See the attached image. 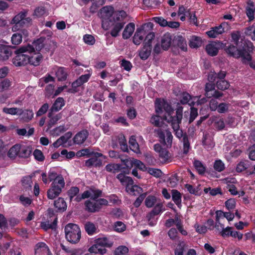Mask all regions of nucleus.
I'll use <instances>...</instances> for the list:
<instances>
[{
  "instance_id": "5fc2aeb1",
  "label": "nucleus",
  "mask_w": 255,
  "mask_h": 255,
  "mask_svg": "<svg viewBox=\"0 0 255 255\" xmlns=\"http://www.w3.org/2000/svg\"><path fill=\"white\" fill-rule=\"evenodd\" d=\"M156 202V198L154 196H148L145 200V205L147 208L153 206Z\"/></svg>"
},
{
  "instance_id": "864d4df0",
  "label": "nucleus",
  "mask_w": 255,
  "mask_h": 255,
  "mask_svg": "<svg viewBox=\"0 0 255 255\" xmlns=\"http://www.w3.org/2000/svg\"><path fill=\"white\" fill-rule=\"evenodd\" d=\"M181 141L183 144V153L187 154L190 148V144L189 141L188 136L185 135L184 138L182 139Z\"/></svg>"
},
{
  "instance_id": "1a4fd4ad",
  "label": "nucleus",
  "mask_w": 255,
  "mask_h": 255,
  "mask_svg": "<svg viewBox=\"0 0 255 255\" xmlns=\"http://www.w3.org/2000/svg\"><path fill=\"white\" fill-rule=\"evenodd\" d=\"M28 63L31 65L37 66L40 65L43 59V56L40 52H27Z\"/></svg>"
},
{
  "instance_id": "e2e57ef3",
  "label": "nucleus",
  "mask_w": 255,
  "mask_h": 255,
  "mask_svg": "<svg viewBox=\"0 0 255 255\" xmlns=\"http://www.w3.org/2000/svg\"><path fill=\"white\" fill-rule=\"evenodd\" d=\"M169 154V152L167 149L163 148L159 153V156L163 161L166 162L170 158Z\"/></svg>"
},
{
  "instance_id": "c85d7f7f",
  "label": "nucleus",
  "mask_w": 255,
  "mask_h": 255,
  "mask_svg": "<svg viewBox=\"0 0 255 255\" xmlns=\"http://www.w3.org/2000/svg\"><path fill=\"white\" fill-rule=\"evenodd\" d=\"M54 207L59 211H65L67 209V204L63 198L59 197L54 202Z\"/></svg>"
},
{
  "instance_id": "774afa93",
  "label": "nucleus",
  "mask_w": 255,
  "mask_h": 255,
  "mask_svg": "<svg viewBox=\"0 0 255 255\" xmlns=\"http://www.w3.org/2000/svg\"><path fill=\"white\" fill-rule=\"evenodd\" d=\"M83 40L85 43L90 45H93L95 43L94 37L90 34L85 35L83 36Z\"/></svg>"
},
{
  "instance_id": "cd10ccee",
  "label": "nucleus",
  "mask_w": 255,
  "mask_h": 255,
  "mask_svg": "<svg viewBox=\"0 0 255 255\" xmlns=\"http://www.w3.org/2000/svg\"><path fill=\"white\" fill-rule=\"evenodd\" d=\"M144 32L143 28H137L133 37V42L135 45H138L143 39V36L142 33Z\"/></svg>"
},
{
  "instance_id": "39448f33",
  "label": "nucleus",
  "mask_w": 255,
  "mask_h": 255,
  "mask_svg": "<svg viewBox=\"0 0 255 255\" xmlns=\"http://www.w3.org/2000/svg\"><path fill=\"white\" fill-rule=\"evenodd\" d=\"M33 49L29 46H22L14 51L15 56L12 58V62L15 66H25L28 63V55L25 54Z\"/></svg>"
},
{
  "instance_id": "4d7b16f0",
  "label": "nucleus",
  "mask_w": 255,
  "mask_h": 255,
  "mask_svg": "<svg viewBox=\"0 0 255 255\" xmlns=\"http://www.w3.org/2000/svg\"><path fill=\"white\" fill-rule=\"evenodd\" d=\"M82 85L77 80L72 83L71 88H69L67 92L69 93L75 94L78 92V88Z\"/></svg>"
},
{
  "instance_id": "680f3d73",
  "label": "nucleus",
  "mask_w": 255,
  "mask_h": 255,
  "mask_svg": "<svg viewBox=\"0 0 255 255\" xmlns=\"http://www.w3.org/2000/svg\"><path fill=\"white\" fill-rule=\"evenodd\" d=\"M148 173L156 178L160 177L162 174L160 169L153 168H148Z\"/></svg>"
},
{
  "instance_id": "e433bc0d",
  "label": "nucleus",
  "mask_w": 255,
  "mask_h": 255,
  "mask_svg": "<svg viewBox=\"0 0 255 255\" xmlns=\"http://www.w3.org/2000/svg\"><path fill=\"white\" fill-rule=\"evenodd\" d=\"M57 223V219L56 218L51 223H50L49 221L42 222L41 223V227L45 231H47L48 229L54 230L56 228Z\"/></svg>"
},
{
  "instance_id": "09e8293b",
  "label": "nucleus",
  "mask_w": 255,
  "mask_h": 255,
  "mask_svg": "<svg viewBox=\"0 0 255 255\" xmlns=\"http://www.w3.org/2000/svg\"><path fill=\"white\" fill-rule=\"evenodd\" d=\"M215 85L212 83H207L205 86V96L208 98L212 97V93L215 90Z\"/></svg>"
},
{
  "instance_id": "2f4dec72",
  "label": "nucleus",
  "mask_w": 255,
  "mask_h": 255,
  "mask_svg": "<svg viewBox=\"0 0 255 255\" xmlns=\"http://www.w3.org/2000/svg\"><path fill=\"white\" fill-rule=\"evenodd\" d=\"M202 44V40L200 37L195 35L191 36L189 41V46L191 48H198L201 46Z\"/></svg>"
},
{
  "instance_id": "f704fd0d",
  "label": "nucleus",
  "mask_w": 255,
  "mask_h": 255,
  "mask_svg": "<svg viewBox=\"0 0 255 255\" xmlns=\"http://www.w3.org/2000/svg\"><path fill=\"white\" fill-rule=\"evenodd\" d=\"M19 116H21L22 119L25 122H28L33 117V112L32 110H25L19 112Z\"/></svg>"
},
{
  "instance_id": "f03ea898",
  "label": "nucleus",
  "mask_w": 255,
  "mask_h": 255,
  "mask_svg": "<svg viewBox=\"0 0 255 255\" xmlns=\"http://www.w3.org/2000/svg\"><path fill=\"white\" fill-rule=\"evenodd\" d=\"M49 181H52L51 187L47 192V197L49 199H54L58 197L65 186V181L62 175L58 174L56 172L50 170L48 173Z\"/></svg>"
},
{
  "instance_id": "58836bf2",
  "label": "nucleus",
  "mask_w": 255,
  "mask_h": 255,
  "mask_svg": "<svg viewBox=\"0 0 255 255\" xmlns=\"http://www.w3.org/2000/svg\"><path fill=\"white\" fill-rule=\"evenodd\" d=\"M122 165L120 164H107L106 167V170L109 172L116 173L122 169Z\"/></svg>"
},
{
  "instance_id": "412c9836",
  "label": "nucleus",
  "mask_w": 255,
  "mask_h": 255,
  "mask_svg": "<svg viewBox=\"0 0 255 255\" xmlns=\"http://www.w3.org/2000/svg\"><path fill=\"white\" fill-rule=\"evenodd\" d=\"M135 29V25L132 22H130L127 25L123 32V38L124 39H128L132 34Z\"/></svg>"
},
{
  "instance_id": "f257e3e1",
  "label": "nucleus",
  "mask_w": 255,
  "mask_h": 255,
  "mask_svg": "<svg viewBox=\"0 0 255 255\" xmlns=\"http://www.w3.org/2000/svg\"><path fill=\"white\" fill-rule=\"evenodd\" d=\"M155 112L158 114H161L165 111L167 116H163V119L170 124L173 129H177L180 128V125L183 116V107L178 106L176 110V115L172 116L174 110L171 105L166 100L157 98L155 101Z\"/></svg>"
},
{
  "instance_id": "052dcab7",
  "label": "nucleus",
  "mask_w": 255,
  "mask_h": 255,
  "mask_svg": "<svg viewBox=\"0 0 255 255\" xmlns=\"http://www.w3.org/2000/svg\"><path fill=\"white\" fill-rule=\"evenodd\" d=\"M126 229V225L121 221H117L115 223L114 230L117 232L121 233L125 231Z\"/></svg>"
},
{
  "instance_id": "72a5a7b5",
  "label": "nucleus",
  "mask_w": 255,
  "mask_h": 255,
  "mask_svg": "<svg viewBox=\"0 0 255 255\" xmlns=\"http://www.w3.org/2000/svg\"><path fill=\"white\" fill-rule=\"evenodd\" d=\"M206 51L208 55L211 56L217 55L219 52V49L213 43H209L206 46Z\"/></svg>"
},
{
  "instance_id": "6e6552de",
  "label": "nucleus",
  "mask_w": 255,
  "mask_h": 255,
  "mask_svg": "<svg viewBox=\"0 0 255 255\" xmlns=\"http://www.w3.org/2000/svg\"><path fill=\"white\" fill-rule=\"evenodd\" d=\"M26 16L27 12L25 11H21L16 15L12 20V23L15 24L12 29H16L17 27L23 26L26 22H29L31 19L30 18H26Z\"/></svg>"
},
{
  "instance_id": "603ef678",
  "label": "nucleus",
  "mask_w": 255,
  "mask_h": 255,
  "mask_svg": "<svg viewBox=\"0 0 255 255\" xmlns=\"http://www.w3.org/2000/svg\"><path fill=\"white\" fill-rule=\"evenodd\" d=\"M214 168L218 172H222L225 168V164L220 159L216 160L214 163Z\"/></svg>"
},
{
  "instance_id": "49530a36",
  "label": "nucleus",
  "mask_w": 255,
  "mask_h": 255,
  "mask_svg": "<svg viewBox=\"0 0 255 255\" xmlns=\"http://www.w3.org/2000/svg\"><path fill=\"white\" fill-rule=\"evenodd\" d=\"M46 42L44 43L45 45L43 48L47 52L51 50L53 51L55 47L56 46V43L49 38H46Z\"/></svg>"
},
{
  "instance_id": "3c124183",
  "label": "nucleus",
  "mask_w": 255,
  "mask_h": 255,
  "mask_svg": "<svg viewBox=\"0 0 255 255\" xmlns=\"http://www.w3.org/2000/svg\"><path fill=\"white\" fill-rule=\"evenodd\" d=\"M231 38L232 41L234 42L236 46L240 47L241 42H239L241 38L240 32L239 31H234L231 34Z\"/></svg>"
},
{
  "instance_id": "13d9d810",
  "label": "nucleus",
  "mask_w": 255,
  "mask_h": 255,
  "mask_svg": "<svg viewBox=\"0 0 255 255\" xmlns=\"http://www.w3.org/2000/svg\"><path fill=\"white\" fill-rule=\"evenodd\" d=\"M79 191V188L78 187L74 186L70 188L67 192V194L70 200H72L75 196L78 194Z\"/></svg>"
},
{
  "instance_id": "f8f14e48",
  "label": "nucleus",
  "mask_w": 255,
  "mask_h": 255,
  "mask_svg": "<svg viewBox=\"0 0 255 255\" xmlns=\"http://www.w3.org/2000/svg\"><path fill=\"white\" fill-rule=\"evenodd\" d=\"M89 135V133L87 129H82L77 132L74 136L73 142L76 144H81L85 141Z\"/></svg>"
},
{
  "instance_id": "0eeeda50",
  "label": "nucleus",
  "mask_w": 255,
  "mask_h": 255,
  "mask_svg": "<svg viewBox=\"0 0 255 255\" xmlns=\"http://www.w3.org/2000/svg\"><path fill=\"white\" fill-rule=\"evenodd\" d=\"M155 132L157 134V136L159 138L160 143L164 145L171 146L173 136L170 131L166 130L165 133L162 129L158 128L155 130Z\"/></svg>"
},
{
  "instance_id": "79ce46f5",
  "label": "nucleus",
  "mask_w": 255,
  "mask_h": 255,
  "mask_svg": "<svg viewBox=\"0 0 255 255\" xmlns=\"http://www.w3.org/2000/svg\"><path fill=\"white\" fill-rule=\"evenodd\" d=\"M129 144L130 149L133 152L136 153L140 152L139 145L134 138L131 137L129 138Z\"/></svg>"
},
{
  "instance_id": "de8ad7c7",
  "label": "nucleus",
  "mask_w": 255,
  "mask_h": 255,
  "mask_svg": "<svg viewBox=\"0 0 255 255\" xmlns=\"http://www.w3.org/2000/svg\"><path fill=\"white\" fill-rule=\"evenodd\" d=\"M21 111V109L17 108H6L4 107L2 109V112L6 114L11 115H19V112Z\"/></svg>"
},
{
  "instance_id": "6ab92c4d",
  "label": "nucleus",
  "mask_w": 255,
  "mask_h": 255,
  "mask_svg": "<svg viewBox=\"0 0 255 255\" xmlns=\"http://www.w3.org/2000/svg\"><path fill=\"white\" fill-rule=\"evenodd\" d=\"M224 32V28L222 27V25H220L218 26L212 27L210 30L207 31L206 33L209 37L214 38Z\"/></svg>"
},
{
  "instance_id": "69168bd1",
  "label": "nucleus",
  "mask_w": 255,
  "mask_h": 255,
  "mask_svg": "<svg viewBox=\"0 0 255 255\" xmlns=\"http://www.w3.org/2000/svg\"><path fill=\"white\" fill-rule=\"evenodd\" d=\"M33 154L36 160L38 161H43L44 160L45 157L40 150L36 149L34 151Z\"/></svg>"
},
{
  "instance_id": "c756f323",
  "label": "nucleus",
  "mask_w": 255,
  "mask_h": 255,
  "mask_svg": "<svg viewBox=\"0 0 255 255\" xmlns=\"http://www.w3.org/2000/svg\"><path fill=\"white\" fill-rule=\"evenodd\" d=\"M172 199L174 203L179 207L181 205L182 195L176 189L171 190Z\"/></svg>"
},
{
  "instance_id": "6e6d98bb",
  "label": "nucleus",
  "mask_w": 255,
  "mask_h": 255,
  "mask_svg": "<svg viewBox=\"0 0 255 255\" xmlns=\"http://www.w3.org/2000/svg\"><path fill=\"white\" fill-rule=\"evenodd\" d=\"M229 83L224 79L218 80L216 82V86L217 88L223 91L226 89H227L229 88Z\"/></svg>"
},
{
  "instance_id": "c03bdc74",
  "label": "nucleus",
  "mask_w": 255,
  "mask_h": 255,
  "mask_svg": "<svg viewBox=\"0 0 255 255\" xmlns=\"http://www.w3.org/2000/svg\"><path fill=\"white\" fill-rule=\"evenodd\" d=\"M93 1L92 4L90 7V11L92 13H95L97 10L98 8L103 5L104 2H103L102 0H91Z\"/></svg>"
},
{
  "instance_id": "2eb2a0df",
  "label": "nucleus",
  "mask_w": 255,
  "mask_h": 255,
  "mask_svg": "<svg viewBox=\"0 0 255 255\" xmlns=\"http://www.w3.org/2000/svg\"><path fill=\"white\" fill-rule=\"evenodd\" d=\"M152 50V45L143 43V47L139 51V56L142 60H146L150 55Z\"/></svg>"
},
{
  "instance_id": "5701e85b",
  "label": "nucleus",
  "mask_w": 255,
  "mask_h": 255,
  "mask_svg": "<svg viewBox=\"0 0 255 255\" xmlns=\"http://www.w3.org/2000/svg\"><path fill=\"white\" fill-rule=\"evenodd\" d=\"M126 190L128 194L136 196L142 192V189L138 185L129 184L126 186Z\"/></svg>"
},
{
  "instance_id": "37998d69",
  "label": "nucleus",
  "mask_w": 255,
  "mask_h": 255,
  "mask_svg": "<svg viewBox=\"0 0 255 255\" xmlns=\"http://www.w3.org/2000/svg\"><path fill=\"white\" fill-rule=\"evenodd\" d=\"M194 166L199 174L203 175L205 173L206 167L200 161L195 160Z\"/></svg>"
},
{
  "instance_id": "a211bd4d",
  "label": "nucleus",
  "mask_w": 255,
  "mask_h": 255,
  "mask_svg": "<svg viewBox=\"0 0 255 255\" xmlns=\"http://www.w3.org/2000/svg\"><path fill=\"white\" fill-rule=\"evenodd\" d=\"M96 202H93L90 200H87L85 202V209L86 210L90 213H95L99 212L100 210V207H99L98 204L97 200Z\"/></svg>"
},
{
  "instance_id": "a18cd8bd",
  "label": "nucleus",
  "mask_w": 255,
  "mask_h": 255,
  "mask_svg": "<svg viewBox=\"0 0 255 255\" xmlns=\"http://www.w3.org/2000/svg\"><path fill=\"white\" fill-rule=\"evenodd\" d=\"M85 229L86 233L90 236L93 235L96 231L95 224L91 222H87L85 224Z\"/></svg>"
},
{
  "instance_id": "bf43d9fd",
  "label": "nucleus",
  "mask_w": 255,
  "mask_h": 255,
  "mask_svg": "<svg viewBox=\"0 0 255 255\" xmlns=\"http://www.w3.org/2000/svg\"><path fill=\"white\" fill-rule=\"evenodd\" d=\"M22 39L21 35L17 32L12 35L11 37V42L13 45H17L21 42Z\"/></svg>"
},
{
  "instance_id": "b1692460",
  "label": "nucleus",
  "mask_w": 255,
  "mask_h": 255,
  "mask_svg": "<svg viewBox=\"0 0 255 255\" xmlns=\"http://www.w3.org/2000/svg\"><path fill=\"white\" fill-rule=\"evenodd\" d=\"M56 76L59 81H64L66 80L68 76L67 69L65 67H59L56 71Z\"/></svg>"
},
{
  "instance_id": "ea45409f",
  "label": "nucleus",
  "mask_w": 255,
  "mask_h": 255,
  "mask_svg": "<svg viewBox=\"0 0 255 255\" xmlns=\"http://www.w3.org/2000/svg\"><path fill=\"white\" fill-rule=\"evenodd\" d=\"M163 205L162 203L157 204L152 210V211L148 213L149 218H154L155 216L158 215L162 211Z\"/></svg>"
},
{
  "instance_id": "423d86ee",
  "label": "nucleus",
  "mask_w": 255,
  "mask_h": 255,
  "mask_svg": "<svg viewBox=\"0 0 255 255\" xmlns=\"http://www.w3.org/2000/svg\"><path fill=\"white\" fill-rule=\"evenodd\" d=\"M93 154L91 155V157L85 161V166L88 168L95 167L96 168L100 167L102 165L103 160L99 158V157H103L106 159L107 157L102 153L94 152L92 153Z\"/></svg>"
},
{
  "instance_id": "9d476101",
  "label": "nucleus",
  "mask_w": 255,
  "mask_h": 255,
  "mask_svg": "<svg viewBox=\"0 0 255 255\" xmlns=\"http://www.w3.org/2000/svg\"><path fill=\"white\" fill-rule=\"evenodd\" d=\"M65 101L63 98H57L49 110L48 117L50 118L53 115L54 112L59 111L65 106Z\"/></svg>"
},
{
  "instance_id": "f3484780",
  "label": "nucleus",
  "mask_w": 255,
  "mask_h": 255,
  "mask_svg": "<svg viewBox=\"0 0 255 255\" xmlns=\"http://www.w3.org/2000/svg\"><path fill=\"white\" fill-rule=\"evenodd\" d=\"M11 53L10 47L4 45H0V60L3 61L7 60Z\"/></svg>"
},
{
  "instance_id": "9b49d317",
  "label": "nucleus",
  "mask_w": 255,
  "mask_h": 255,
  "mask_svg": "<svg viewBox=\"0 0 255 255\" xmlns=\"http://www.w3.org/2000/svg\"><path fill=\"white\" fill-rule=\"evenodd\" d=\"M46 42V37H40L39 38H37L36 40H34L32 44H28L26 46H29L33 49L31 51H28V52H34L37 51L40 52L41 50L43 48L44 46V43Z\"/></svg>"
},
{
  "instance_id": "bb28decb",
  "label": "nucleus",
  "mask_w": 255,
  "mask_h": 255,
  "mask_svg": "<svg viewBox=\"0 0 255 255\" xmlns=\"http://www.w3.org/2000/svg\"><path fill=\"white\" fill-rule=\"evenodd\" d=\"M32 152V148L29 146L20 145L19 151V157L21 158H28Z\"/></svg>"
},
{
  "instance_id": "338daca9",
  "label": "nucleus",
  "mask_w": 255,
  "mask_h": 255,
  "mask_svg": "<svg viewBox=\"0 0 255 255\" xmlns=\"http://www.w3.org/2000/svg\"><path fill=\"white\" fill-rule=\"evenodd\" d=\"M236 201L234 199H229L225 203L226 208L229 211L234 209L236 207Z\"/></svg>"
},
{
  "instance_id": "20e7f679",
  "label": "nucleus",
  "mask_w": 255,
  "mask_h": 255,
  "mask_svg": "<svg viewBox=\"0 0 255 255\" xmlns=\"http://www.w3.org/2000/svg\"><path fill=\"white\" fill-rule=\"evenodd\" d=\"M67 241L72 244H76L81 239V230L79 226L73 223L67 224L64 229Z\"/></svg>"
},
{
  "instance_id": "473e14b6",
  "label": "nucleus",
  "mask_w": 255,
  "mask_h": 255,
  "mask_svg": "<svg viewBox=\"0 0 255 255\" xmlns=\"http://www.w3.org/2000/svg\"><path fill=\"white\" fill-rule=\"evenodd\" d=\"M127 16V13L124 10L119 11L116 12L113 17L115 23L126 22L125 18Z\"/></svg>"
},
{
  "instance_id": "8fccbe9b",
  "label": "nucleus",
  "mask_w": 255,
  "mask_h": 255,
  "mask_svg": "<svg viewBox=\"0 0 255 255\" xmlns=\"http://www.w3.org/2000/svg\"><path fill=\"white\" fill-rule=\"evenodd\" d=\"M32 183V177L31 176H24L21 179V184L25 189L31 188Z\"/></svg>"
},
{
  "instance_id": "393cba45",
  "label": "nucleus",
  "mask_w": 255,
  "mask_h": 255,
  "mask_svg": "<svg viewBox=\"0 0 255 255\" xmlns=\"http://www.w3.org/2000/svg\"><path fill=\"white\" fill-rule=\"evenodd\" d=\"M126 22H116L113 24V27L110 31L111 35L114 37L119 35V32L123 28Z\"/></svg>"
},
{
  "instance_id": "4be33fe9",
  "label": "nucleus",
  "mask_w": 255,
  "mask_h": 255,
  "mask_svg": "<svg viewBox=\"0 0 255 255\" xmlns=\"http://www.w3.org/2000/svg\"><path fill=\"white\" fill-rule=\"evenodd\" d=\"M127 173H125L124 171V173H120L118 174L117 176V179L119 180L121 183L123 185L126 186L127 185L129 184H133V181L131 177L127 176L126 175Z\"/></svg>"
},
{
  "instance_id": "a19ab883",
  "label": "nucleus",
  "mask_w": 255,
  "mask_h": 255,
  "mask_svg": "<svg viewBox=\"0 0 255 255\" xmlns=\"http://www.w3.org/2000/svg\"><path fill=\"white\" fill-rule=\"evenodd\" d=\"M19 149H20V144H16L12 146L8 152L9 157L12 158L19 156Z\"/></svg>"
},
{
  "instance_id": "dca6fc26",
  "label": "nucleus",
  "mask_w": 255,
  "mask_h": 255,
  "mask_svg": "<svg viewBox=\"0 0 255 255\" xmlns=\"http://www.w3.org/2000/svg\"><path fill=\"white\" fill-rule=\"evenodd\" d=\"M173 42L175 43L177 46L182 51H186L187 50V45L186 41L184 37L181 35H177L174 36Z\"/></svg>"
},
{
  "instance_id": "7ed1b4c3",
  "label": "nucleus",
  "mask_w": 255,
  "mask_h": 255,
  "mask_svg": "<svg viewBox=\"0 0 255 255\" xmlns=\"http://www.w3.org/2000/svg\"><path fill=\"white\" fill-rule=\"evenodd\" d=\"M233 44H230L225 49L226 53L230 56L235 58L240 57L243 58L247 51H252L253 50V44L252 42H246V41H241V44L239 49Z\"/></svg>"
},
{
  "instance_id": "4c0bfd02",
  "label": "nucleus",
  "mask_w": 255,
  "mask_h": 255,
  "mask_svg": "<svg viewBox=\"0 0 255 255\" xmlns=\"http://www.w3.org/2000/svg\"><path fill=\"white\" fill-rule=\"evenodd\" d=\"M180 102L183 105L188 104L191 105V104L193 103L192 97L187 92H183L182 93L180 96Z\"/></svg>"
},
{
  "instance_id": "aec40b11",
  "label": "nucleus",
  "mask_w": 255,
  "mask_h": 255,
  "mask_svg": "<svg viewBox=\"0 0 255 255\" xmlns=\"http://www.w3.org/2000/svg\"><path fill=\"white\" fill-rule=\"evenodd\" d=\"M85 192L89 193V198L93 200H96L99 197L102 196V191L94 186H91L89 190H86Z\"/></svg>"
},
{
  "instance_id": "a878e982",
  "label": "nucleus",
  "mask_w": 255,
  "mask_h": 255,
  "mask_svg": "<svg viewBox=\"0 0 255 255\" xmlns=\"http://www.w3.org/2000/svg\"><path fill=\"white\" fill-rule=\"evenodd\" d=\"M134 159H132V160H131L130 159L128 158L127 157H125L123 155V157L121 158V160L123 163V164L125 165L126 167V168L122 167V169H125L124 172H125V173H129V169L133 166V163L134 162Z\"/></svg>"
},
{
  "instance_id": "7c9ffc66",
  "label": "nucleus",
  "mask_w": 255,
  "mask_h": 255,
  "mask_svg": "<svg viewBox=\"0 0 255 255\" xmlns=\"http://www.w3.org/2000/svg\"><path fill=\"white\" fill-rule=\"evenodd\" d=\"M250 51H247L243 58L242 62L244 64H248L250 67L255 70V61L252 60V55L249 53Z\"/></svg>"
},
{
  "instance_id": "4468645a",
  "label": "nucleus",
  "mask_w": 255,
  "mask_h": 255,
  "mask_svg": "<svg viewBox=\"0 0 255 255\" xmlns=\"http://www.w3.org/2000/svg\"><path fill=\"white\" fill-rule=\"evenodd\" d=\"M173 38L172 34L169 32H166L162 36L161 40V47L164 50L169 49L171 45Z\"/></svg>"
},
{
  "instance_id": "0e129e2a",
  "label": "nucleus",
  "mask_w": 255,
  "mask_h": 255,
  "mask_svg": "<svg viewBox=\"0 0 255 255\" xmlns=\"http://www.w3.org/2000/svg\"><path fill=\"white\" fill-rule=\"evenodd\" d=\"M214 126L217 130H221L225 128V124L223 119H219L214 122Z\"/></svg>"
},
{
  "instance_id": "ddd939ff",
  "label": "nucleus",
  "mask_w": 255,
  "mask_h": 255,
  "mask_svg": "<svg viewBox=\"0 0 255 255\" xmlns=\"http://www.w3.org/2000/svg\"><path fill=\"white\" fill-rule=\"evenodd\" d=\"M50 254L48 247L45 243L39 242L36 245L35 255H48Z\"/></svg>"
},
{
  "instance_id": "c9c22d12",
  "label": "nucleus",
  "mask_w": 255,
  "mask_h": 255,
  "mask_svg": "<svg viewBox=\"0 0 255 255\" xmlns=\"http://www.w3.org/2000/svg\"><path fill=\"white\" fill-rule=\"evenodd\" d=\"M95 243L98 247H111L112 244L109 242L106 237L100 238L95 240Z\"/></svg>"
}]
</instances>
